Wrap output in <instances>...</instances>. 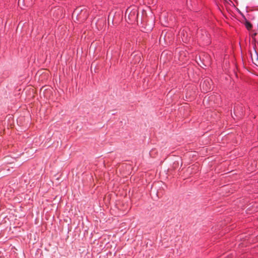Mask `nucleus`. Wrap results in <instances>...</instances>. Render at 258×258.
Returning a JSON list of instances; mask_svg holds the SVG:
<instances>
[{"label": "nucleus", "instance_id": "obj_1", "mask_svg": "<svg viewBox=\"0 0 258 258\" xmlns=\"http://www.w3.org/2000/svg\"><path fill=\"white\" fill-rule=\"evenodd\" d=\"M88 14L86 9L84 10H80V9H76L74 13H73V17H78V19L81 21L85 20Z\"/></svg>", "mask_w": 258, "mask_h": 258}, {"label": "nucleus", "instance_id": "obj_2", "mask_svg": "<svg viewBox=\"0 0 258 258\" xmlns=\"http://www.w3.org/2000/svg\"><path fill=\"white\" fill-rule=\"evenodd\" d=\"M203 91H209L211 88V80L209 79H205L201 84Z\"/></svg>", "mask_w": 258, "mask_h": 258}, {"label": "nucleus", "instance_id": "obj_3", "mask_svg": "<svg viewBox=\"0 0 258 258\" xmlns=\"http://www.w3.org/2000/svg\"><path fill=\"white\" fill-rule=\"evenodd\" d=\"M131 57L133 58V63L134 64L139 63L141 60V54L140 53L134 54L131 55Z\"/></svg>", "mask_w": 258, "mask_h": 258}, {"label": "nucleus", "instance_id": "obj_4", "mask_svg": "<svg viewBox=\"0 0 258 258\" xmlns=\"http://www.w3.org/2000/svg\"><path fill=\"white\" fill-rule=\"evenodd\" d=\"M136 12L134 11L133 12H130L128 15V19L131 21H133L136 19Z\"/></svg>", "mask_w": 258, "mask_h": 258}, {"label": "nucleus", "instance_id": "obj_5", "mask_svg": "<svg viewBox=\"0 0 258 258\" xmlns=\"http://www.w3.org/2000/svg\"><path fill=\"white\" fill-rule=\"evenodd\" d=\"M245 26L247 29L248 30H250L252 27V24L249 21H246L245 23Z\"/></svg>", "mask_w": 258, "mask_h": 258}, {"label": "nucleus", "instance_id": "obj_6", "mask_svg": "<svg viewBox=\"0 0 258 258\" xmlns=\"http://www.w3.org/2000/svg\"><path fill=\"white\" fill-rule=\"evenodd\" d=\"M128 11H129V10H128V9H127V10H126V13H125V17L126 16V15H127V14L128 13Z\"/></svg>", "mask_w": 258, "mask_h": 258}, {"label": "nucleus", "instance_id": "obj_7", "mask_svg": "<svg viewBox=\"0 0 258 258\" xmlns=\"http://www.w3.org/2000/svg\"><path fill=\"white\" fill-rule=\"evenodd\" d=\"M21 0H19V2H18V4H19V5H20V2H21Z\"/></svg>", "mask_w": 258, "mask_h": 258}, {"label": "nucleus", "instance_id": "obj_8", "mask_svg": "<svg viewBox=\"0 0 258 258\" xmlns=\"http://www.w3.org/2000/svg\"><path fill=\"white\" fill-rule=\"evenodd\" d=\"M206 101V98H204V102L205 101Z\"/></svg>", "mask_w": 258, "mask_h": 258}, {"label": "nucleus", "instance_id": "obj_9", "mask_svg": "<svg viewBox=\"0 0 258 258\" xmlns=\"http://www.w3.org/2000/svg\"><path fill=\"white\" fill-rule=\"evenodd\" d=\"M26 2H27L28 0H25Z\"/></svg>", "mask_w": 258, "mask_h": 258}]
</instances>
